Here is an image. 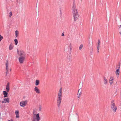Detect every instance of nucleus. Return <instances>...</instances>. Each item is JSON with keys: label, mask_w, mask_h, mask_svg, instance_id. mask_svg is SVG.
<instances>
[{"label": "nucleus", "mask_w": 121, "mask_h": 121, "mask_svg": "<svg viewBox=\"0 0 121 121\" xmlns=\"http://www.w3.org/2000/svg\"><path fill=\"white\" fill-rule=\"evenodd\" d=\"M15 113L16 115L18 114H19V112L17 110L15 111Z\"/></svg>", "instance_id": "25"}, {"label": "nucleus", "mask_w": 121, "mask_h": 121, "mask_svg": "<svg viewBox=\"0 0 121 121\" xmlns=\"http://www.w3.org/2000/svg\"><path fill=\"white\" fill-rule=\"evenodd\" d=\"M80 13H79L78 12H76V18H78L80 16Z\"/></svg>", "instance_id": "17"}, {"label": "nucleus", "mask_w": 121, "mask_h": 121, "mask_svg": "<svg viewBox=\"0 0 121 121\" xmlns=\"http://www.w3.org/2000/svg\"><path fill=\"white\" fill-rule=\"evenodd\" d=\"M17 53L18 54H19V51L18 49L17 50Z\"/></svg>", "instance_id": "38"}, {"label": "nucleus", "mask_w": 121, "mask_h": 121, "mask_svg": "<svg viewBox=\"0 0 121 121\" xmlns=\"http://www.w3.org/2000/svg\"><path fill=\"white\" fill-rule=\"evenodd\" d=\"M27 102V100L21 102L20 103V105L21 107H24L26 106Z\"/></svg>", "instance_id": "6"}, {"label": "nucleus", "mask_w": 121, "mask_h": 121, "mask_svg": "<svg viewBox=\"0 0 121 121\" xmlns=\"http://www.w3.org/2000/svg\"><path fill=\"white\" fill-rule=\"evenodd\" d=\"M8 61L7 60L6 63V74H7V72H8Z\"/></svg>", "instance_id": "10"}, {"label": "nucleus", "mask_w": 121, "mask_h": 121, "mask_svg": "<svg viewBox=\"0 0 121 121\" xmlns=\"http://www.w3.org/2000/svg\"><path fill=\"white\" fill-rule=\"evenodd\" d=\"M3 38V37L1 35H0V42Z\"/></svg>", "instance_id": "26"}, {"label": "nucleus", "mask_w": 121, "mask_h": 121, "mask_svg": "<svg viewBox=\"0 0 121 121\" xmlns=\"http://www.w3.org/2000/svg\"><path fill=\"white\" fill-rule=\"evenodd\" d=\"M1 113L0 112V120H1Z\"/></svg>", "instance_id": "33"}, {"label": "nucleus", "mask_w": 121, "mask_h": 121, "mask_svg": "<svg viewBox=\"0 0 121 121\" xmlns=\"http://www.w3.org/2000/svg\"><path fill=\"white\" fill-rule=\"evenodd\" d=\"M78 115V117H79L78 115Z\"/></svg>", "instance_id": "40"}, {"label": "nucleus", "mask_w": 121, "mask_h": 121, "mask_svg": "<svg viewBox=\"0 0 121 121\" xmlns=\"http://www.w3.org/2000/svg\"><path fill=\"white\" fill-rule=\"evenodd\" d=\"M13 48V47L12 45L11 44L9 46V49L10 50H12Z\"/></svg>", "instance_id": "23"}, {"label": "nucleus", "mask_w": 121, "mask_h": 121, "mask_svg": "<svg viewBox=\"0 0 121 121\" xmlns=\"http://www.w3.org/2000/svg\"><path fill=\"white\" fill-rule=\"evenodd\" d=\"M62 88H60L59 91L58 97H62Z\"/></svg>", "instance_id": "14"}, {"label": "nucleus", "mask_w": 121, "mask_h": 121, "mask_svg": "<svg viewBox=\"0 0 121 121\" xmlns=\"http://www.w3.org/2000/svg\"><path fill=\"white\" fill-rule=\"evenodd\" d=\"M99 48H97V50L98 53L99 52Z\"/></svg>", "instance_id": "30"}, {"label": "nucleus", "mask_w": 121, "mask_h": 121, "mask_svg": "<svg viewBox=\"0 0 121 121\" xmlns=\"http://www.w3.org/2000/svg\"><path fill=\"white\" fill-rule=\"evenodd\" d=\"M80 1H81V0H79Z\"/></svg>", "instance_id": "42"}, {"label": "nucleus", "mask_w": 121, "mask_h": 121, "mask_svg": "<svg viewBox=\"0 0 121 121\" xmlns=\"http://www.w3.org/2000/svg\"><path fill=\"white\" fill-rule=\"evenodd\" d=\"M15 44V45H17L18 43V41L17 39H15L14 40Z\"/></svg>", "instance_id": "20"}, {"label": "nucleus", "mask_w": 121, "mask_h": 121, "mask_svg": "<svg viewBox=\"0 0 121 121\" xmlns=\"http://www.w3.org/2000/svg\"><path fill=\"white\" fill-rule=\"evenodd\" d=\"M9 15L10 17H11L12 15V12H11L9 13Z\"/></svg>", "instance_id": "28"}, {"label": "nucleus", "mask_w": 121, "mask_h": 121, "mask_svg": "<svg viewBox=\"0 0 121 121\" xmlns=\"http://www.w3.org/2000/svg\"><path fill=\"white\" fill-rule=\"evenodd\" d=\"M118 27H119V29H120V28H121V25H119V26H118Z\"/></svg>", "instance_id": "36"}, {"label": "nucleus", "mask_w": 121, "mask_h": 121, "mask_svg": "<svg viewBox=\"0 0 121 121\" xmlns=\"http://www.w3.org/2000/svg\"><path fill=\"white\" fill-rule=\"evenodd\" d=\"M71 56V55H68L67 56V61L69 62L70 60V57Z\"/></svg>", "instance_id": "18"}, {"label": "nucleus", "mask_w": 121, "mask_h": 121, "mask_svg": "<svg viewBox=\"0 0 121 121\" xmlns=\"http://www.w3.org/2000/svg\"><path fill=\"white\" fill-rule=\"evenodd\" d=\"M120 72V70L119 69H117L116 70L115 73L117 76H118Z\"/></svg>", "instance_id": "16"}, {"label": "nucleus", "mask_w": 121, "mask_h": 121, "mask_svg": "<svg viewBox=\"0 0 121 121\" xmlns=\"http://www.w3.org/2000/svg\"><path fill=\"white\" fill-rule=\"evenodd\" d=\"M8 121H13V119H11V120H8Z\"/></svg>", "instance_id": "37"}, {"label": "nucleus", "mask_w": 121, "mask_h": 121, "mask_svg": "<svg viewBox=\"0 0 121 121\" xmlns=\"http://www.w3.org/2000/svg\"><path fill=\"white\" fill-rule=\"evenodd\" d=\"M68 48H69V51H71V50L72 49V48L71 46V43H70V44L69 46L68 47Z\"/></svg>", "instance_id": "24"}, {"label": "nucleus", "mask_w": 121, "mask_h": 121, "mask_svg": "<svg viewBox=\"0 0 121 121\" xmlns=\"http://www.w3.org/2000/svg\"><path fill=\"white\" fill-rule=\"evenodd\" d=\"M110 106L112 110L114 112H116L117 109V107L115 106L114 100H112L111 101Z\"/></svg>", "instance_id": "2"}, {"label": "nucleus", "mask_w": 121, "mask_h": 121, "mask_svg": "<svg viewBox=\"0 0 121 121\" xmlns=\"http://www.w3.org/2000/svg\"><path fill=\"white\" fill-rule=\"evenodd\" d=\"M7 91H4L3 92V94L4 95V97L5 98L8 97V92Z\"/></svg>", "instance_id": "12"}, {"label": "nucleus", "mask_w": 121, "mask_h": 121, "mask_svg": "<svg viewBox=\"0 0 121 121\" xmlns=\"http://www.w3.org/2000/svg\"><path fill=\"white\" fill-rule=\"evenodd\" d=\"M19 55L20 57L19 58V60L20 63L22 64L23 63L25 58V53L23 52H20Z\"/></svg>", "instance_id": "1"}, {"label": "nucleus", "mask_w": 121, "mask_h": 121, "mask_svg": "<svg viewBox=\"0 0 121 121\" xmlns=\"http://www.w3.org/2000/svg\"><path fill=\"white\" fill-rule=\"evenodd\" d=\"M100 45H98L97 46V48H99Z\"/></svg>", "instance_id": "34"}, {"label": "nucleus", "mask_w": 121, "mask_h": 121, "mask_svg": "<svg viewBox=\"0 0 121 121\" xmlns=\"http://www.w3.org/2000/svg\"><path fill=\"white\" fill-rule=\"evenodd\" d=\"M32 121H35V120H33Z\"/></svg>", "instance_id": "44"}, {"label": "nucleus", "mask_w": 121, "mask_h": 121, "mask_svg": "<svg viewBox=\"0 0 121 121\" xmlns=\"http://www.w3.org/2000/svg\"><path fill=\"white\" fill-rule=\"evenodd\" d=\"M15 34L16 35V37H17V35L18 34V31L17 30H16L15 32Z\"/></svg>", "instance_id": "22"}, {"label": "nucleus", "mask_w": 121, "mask_h": 121, "mask_svg": "<svg viewBox=\"0 0 121 121\" xmlns=\"http://www.w3.org/2000/svg\"><path fill=\"white\" fill-rule=\"evenodd\" d=\"M9 99L8 98H4V100L2 101L3 104L7 102L8 103H9Z\"/></svg>", "instance_id": "7"}, {"label": "nucleus", "mask_w": 121, "mask_h": 121, "mask_svg": "<svg viewBox=\"0 0 121 121\" xmlns=\"http://www.w3.org/2000/svg\"><path fill=\"white\" fill-rule=\"evenodd\" d=\"M39 110L40 111L41 110V106L40 105L39 107Z\"/></svg>", "instance_id": "35"}, {"label": "nucleus", "mask_w": 121, "mask_h": 121, "mask_svg": "<svg viewBox=\"0 0 121 121\" xmlns=\"http://www.w3.org/2000/svg\"><path fill=\"white\" fill-rule=\"evenodd\" d=\"M61 99L62 98L61 97H58L57 103V106L58 107H60V104L61 102Z\"/></svg>", "instance_id": "5"}, {"label": "nucleus", "mask_w": 121, "mask_h": 121, "mask_svg": "<svg viewBox=\"0 0 121 121\" xmlns=\"http://www.w3.org/2000/svg\"><path fill=\"white\" fill-rule=\"evenodd\" d=\"M9 85V82H8L7 84V85L6 87V91H7V92H9L10 90Z\"/></svg>", "instance_id": "8"}, {"label": "nucleus", "mask_w": 121, "mask_h": 121, "mask_svg": "<svg viewBox=\"0 0 121 121\" xmlns=\"http://www.w3.org/2000/svg\"><path fill=\"white\" fill-rule=\"evenodd\" d=\"M60 16H61L62 15V13H61V11L60 9Z\"/></svg>", "instance_id": "31"}, {"label": "nucleus", "mask_w": 121, "mask_h": 121, "mask_svg": "<svg viewBox=\"0 0 121 121\" xmlns=\"http://www.w3.org/2000/svg\"><path fill=\"white\" fill-rule=\"evenodd\" d=\"M39 115V113H37L36 115V119L37 121H39L40 120V117Z\"/></svg>", "instance_id": "15"}, {"label": "nucleus", "mask_w": 121, "mask_h": 121, "mask_svg": "<svg viewBox=\"0 0 121 121\" xmlns=\"http://www.w3.org/2000/svg\"><path fill=\"white\" fill-rule=\"evenodd\" d=\"M34 90L36 91V93L38 94H39L40 93L39 89H38V87L37 86L35 87Z\"/></svg>", "instance_id": "13"}, {"label": "nucleus", "mask_w": 121, "mask_h": 121, "mask_svg": "<svg viewBox=\"0 0 121 121\" xmlns=\"http://www.w3.org/2000/svg\"><path fill=\"white\" fill-rule=\"evenodd\" d=\"M70 52V53H69L70 54H71V53H70L71 52H70H70Z\"/></svg>", "instance_id": "41"}, {"label": "nucleus", "mask_w": 121, "mask_h": 121, "mask_svg": "<svg viewBox=\"0 0 121 121\" xmlns=\"http://www.w3.org/2000/svg\"><path fill=\"white\" fill-rule=\"evenodd\" d=\"M64 36V32L62 34L61 36Z\"/></svg>", "instance_id": "32"}, {"label": "nucleus", "mask_w": 121, "mask_h": 121, "mask_svg": "<svg viewBox=\"0 0 121 121\" xmlns=\"http://www.w3.org/2000/svg\"><path fill=\"white\" fill-rule=\"evenodd\" d=\"M75 0L73 1V5L72 7L73 13V17H74V22L75 21L76 13H75V9L76 8V6L75 3Z\"/></svg>", "instance_id": "3"}, {"label": "nucleus", "mask_w": 121, "mask_h": 121, "mask_svg": "<svg viewBox=\"0 0 121 121\" xmlns=\"http://www.w3.org/2000/svg\"><path fill=\"white\" fill-rule=\"evenodd\" d=\"M83 47V45L82 44H81L80 46H79V50H81L82 49V48Z\"/></svg>", "instance_id": "21"}, {"label": "nucleus", "mask_w": 121, "mask_h": 121, "mask_svg": "<svg viewBox=\"0 0 121 121\" xmlns=\"http://www.w3.org/2000/svg\"><path fill=\"white\" fill-rule=\"evenodd\" d=\"M82 91L80 89H79L78 93L77 94V95L78 98V99H79V97L82 94Z\"/></svg>", "instance_id": "9"}, {"label": "nucleus", "mask_w": 121, "mask_h": 121, "mask_svg": "<svg viewBox=\"0 0 121 121\" xmlns=\"http://www.w3.org/2000/svg\"><path fill=\"white\" fill-rule=\"evenodd\" d=\"M120 33V35H121V32H119Z\"/></svg>", "instance_id": "39"}, {"label": "nucleus", "mask_w": 121, "mask_h": 121, "mask_svg": "<svg viewBox=\"0 0 121 121\" xmlns=\"http://www.w3.org/2000/svg\"><path fill=\"white\" fill-rule=\"evenodd\" d=\"M109 82L110 85H112L114 82V78L113 76H110L109 80Z\"/></svg>", "instance_id": "4"}, {"label": "nucleus", "mask_w": 121, "mask_h": 121, "mask_svg": "<svg viewBox=\"0 0 121 121\" xmlns=\"http://www.w3.org/2000/svg\"><path fill=\"white\" fill-rule=\"evenodd\" d=\"M37 1H38V0H37Z\"/></svg>", "instance_id": "45"}, {"label": "nucleus", "mask_w": 121, "mask_h": 121, "mask_svg": "<svg viewBox=\"0 0 121 121\" xmlns=\"http://www.w3.org/2000/svg\"><path fill=\"white\" fill-rule=\"evenodd\" d=\"M7 74H6V76H7Z\"/></svg>", "instance_id": "43"}, {"label": "nucleus", "mask_w": 121, "mask_h": 121, "mask_svg": "<svg viewBox=\"0 0 121 121\" xmlns=\"http://www.w3.org/2000/svg\"><path fill=\"white\" fill-rule=\"evenodd\" d=\"M100 42L99 40H98V45H100Z\"/></svg>", "instance_id": "27"}, {"label": "nucleus", "mask_w": 121, "mask_h": 121, "mask_svg": "<svg viewBox=\"0 0 121 121\" xmlns=\"http://www.w3.org/2000/svg\"><path fill=\"white\" fill-rule=\"evenodd\" d=\"M39 83V80H36L35 81V85L37 86L38 85Z\"/></svg>", "instance_id": "19"}, {"label": "nucleus", "mask_w": 121, "mask_h": 121, "mask_svg": "<svg viewBox=\"0 0 121 121\" xmlns=\"http://www.w3.org/2000/svg\"><path fill=\"white\" fill-rule=\"evenodd\" d=\"M16 117L17 118H19V114L16 115Z\"/></svg>", "instance_id": "29"}, {"label": "nucleus", "mask_w": 121, "mask_h": 121, "mask_svg": "<svg viewBox=\"0 0 121 121\" xmlns=\"http://www.w3.org/2000/svg\"><path fill=\"white\" fill-rule=\"evenodd\" d=\"M103 82L104 84H107L108 83V80L105 77L103 78Z\"/></svg>", "instance_id": "11"}]
</instances>
